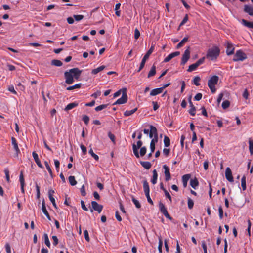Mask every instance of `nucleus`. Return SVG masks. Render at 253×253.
Returning a JSON list of instances; mask_svg holds the SVG:
<instances>
[{"label":"nucleus","mask_w":253,"mask_h":253,"mask_svg":"<svg viewBox=\"0 0 253 253\" xmlns=\"http://www.w3.org/2000/svg\"><path fill=\"white\" fill-rule=\"evenodd\" d=\"M220 50L218 47L213 46L209 48L207 52L206 58L212 61H215L219 55Z\"/></svg>","instance_id":"1"},{"label":"nucleus","mask_w":253,"mask_h":253,"mask_svg":"<svg viewBox=\"0 0 253 253\" xmlns=\"http://www.w3.org/2000/svg\"><path fill=\"white\" fill-rule=\"evenodd\" d=\"M218 80V76L214 75L211 77L208 81V85L212 93H215L216 90L215 85L217 84Z\"/></svg>","instance_id":"2"},{"label":"nucleus","mask_w":253,"mask_h":253,"mask_svg":"<svg viewBox=\"0 0 253 253\" xmlns=\"http://www.w3.org/2000/svg\"><path fill=\"white\" fill-rule=\"evenodd\" d=\"M247 58V56L245 53L241 50H237L234 55L233 60L235 62L242 61Z\"/></svg>","instance_id":"3"},{"label":"nucleus","mask_w":253,"mask_h":253,"mask_svg":"<svg viewBox=\"0 0 253 253\" xmlns=\"http://www.w3.org/2000/svg\"><path fill=\"white\" fill-rule=\"evenodd\" d=\"M205 57H203L200 59H199L195 63L192 64L190 65L188 69H187V71L191 72L195 71L198 66L202 64L205 61Z\"/></svg>","instance_id":"4"},{"label":"nucleus","mask_w":253,"mask_h":253,"mask_svg":"<svg viewBox=\"0 0 253 253\" xmlns=\"http://www.w3.org/2000/svg\"><path fill=\"white\" fill-rule=\"evenodd\" d=\"M127 100V96L126 92V89H123V93L122 97L120 98H119L114 104L113 105L116 104H123L126 102Z\"/></svg>","instance_id":"5"},{"label":"nucleus","mask_w":253,"mask_h":253,"mask_svg":"<svg viewBox=\"0 0 253 253\" xmlns=\"http://www.w3.org/2000/svg\"><path fill=\"white\" fill-rule=\"evenodd\" d=\"M92 208L90 209L91 212H93V210L97 211L98 213H100L103 209V206L99 204L96 201L91 202Z\"/></svg>","instance_id":"6"},{"label":"nucleus","mask_w":253,"mask_h":253,"mask_svg":"<svg viewBox=\"0 0 253 253\" xmlns=\"http://www.w3.org/2000/svg\"><path fill=\"white\" fill-rule=\"evenodd\" d=\"M159 207L161 212H162L167 218L169 220H172V218L168 213L167 210L165 207L164 204L162 202H160L159 204Z\"/></svg>","instance_id":"7"},{"label":"nucleus","mask_w":253,"mask_h":253,"mask_svg":"<svg viewBox=\"0 0 253 253\" xmlns=\"http://www.w3.org/2000/svg\"><path fill=\"white\" fill-rule=\"evenodd\" d=\"M142 145V142L141 140H139L137 142V145H135V144L132 145L133 152L137 158H139L138 149L141 147Z\"/></svg>","instance_id":"8"},{"label":"nucleus","mask_w":253,"mask_h":253,"mask_svg":"<svg viewBox=\"0 0 253 253\" xmlns=\"http://www.w3.org/2000/svg\"><path fill=\"white\" fill-rule=\"evenodd\" d=\"M225 46L226 48V52L227 55H231L234 53V47L233 45L229 41L225 42Z\"/></svg>","instance_id":"9"},{"label":"nucleus","mask_w":253,"mask_h":253,"mask_svg":"<svg viewBox=\"0 0 253 253\" xmlns=\"http://www.w3.org/2000/svg\"><path fill=\"white\" fill-rule=\"evenodd\" d=\"M190 48L188 47L184 51L181 59V65H184L189 60L190 58Z\"/></svg>","instance_id":"10"},{"label":"nucleus","mask_w":253,"mask_h":253,"mask_svg":"<svg viewBox=\"0 0 253 253\" xmlns=\"http://www.w3.org/2000/svg\"><path fill=\"white\" fill-rule=\"evenodd\" d=\"M73 77L76 80H78L82 73V71L77 68H72L69 70Z\"/></svg>","instance_id":"11"},{"label":"nucleus","mask_w":253,"mask_h":253,"mask_svg":"<svg viewBox=\"0 0 253 253\" xmlns=\"http://www.w3.org/2000/svg\"><path fill=\"white\" fill-rule=\"evenodd\" d=\"M64 76L65 78V83L66 84H70L73 83L74 77L69 71L65 72Z\"/></svg>","instance_id":"12"},{"label":"nucleus","mask_w":253,"mask_h":253,"mask_svg":"<svg viewBox=\"0 0 253 253\" xmlns=\"http://www.w3.org/2000/svg\"><path fill=\"white\" fill-rule=\"evenodd\" d=\"M163 168L164 169V174L165 176V180L169 181L171 179V175L169 171V169L167 165H164Z\"/></svg>","instance_id":"13"},{"label":"nucleus","mask_w":253,"mask_h":253,"mask_svg":"<svg viewBox=\"0 0 253 253\" xmlns=\"http://www.w3.org/2000/svg\"><path fill=\"white\" fill-rule=\"evenodd\" d=\"M225 177L228 181L232 182L234 181L233 177L232 176V172L230 168L227 167L225 170Z\"/></svg>","instance_id":"14"},{"label":"nucleus","mask_w":253,"mask_h":253,"mask_svg":"<svg viewBox=\"0 0 253 253\" xmlns=\"http://www.w3.org/2000/svg\"><path fill=\"white\" fill-rule=\"evenodd\" d=\"M150 132L148 133L150 138H152L158 134L157 130L155 126L153 125H150Z\"/></svg>","instance_id":"15"},{"label":"nucleus","mask_w":253,"mask_h":253,"mask_svg":"<svg viewBox=\"0 0 253 253\" xmlns=\"http://www.w3.org/2000/svg\"><path fill=\"white\" fill-rule=\"evenodd\" d=\"M11 143H12V145H13L14 149L15 151V154H16V156H17L18 155V154L20 153V151L18 147L16 139L13 137H12V138H11Z\"/></svg>","instance_id":"16"},{"label":"nucleus","mask_w":253,"mask_h":253,"mask_svg":"<svg viewBox=\"0 0 253 253\" xmlns=\"http://www.w3.org/2000/svg\"><path fill=\"white\" fill-rule=\"evenodd\" d=\"M153 50H154V47H153V46H151V48L148 50V51L147 52L146 54L143 57V58L141 61V63L145 65L146 60L149 58L150 55L153 52Z\"/></svg>","instance_id":"17"},{"label":"nucleus","mask_w":253,"mask_h":253,"mask_svg":"<svg viewBox=\"0 0 253 253\" xmlns=\"http://www.w3.org/2000/svg\"><path fill=\"white\" fill-rule=\"evenodd\" d=\"M179 55H180V52H179V51H176L174 52H172V53H170V54H169L167 57H166L164 59V62H168L171 59H172L173 58H174L177 56H178Z\"/></svg>","instance_id":"18"},{"label":"nucleus","mask_w":253,"mask_h":253,"mask_svg":"<svg viewBox=\"0 0 253 253\" xmlns=\"http://www.w3.org/2000/svg\"><path fill=\"white\" fill-rule=\"evenodd\" d=\"M191 177L190 174H186L182 176V182L184 188H186L187 185V183Z\"/></svg>","instance_id":"19"},{"label":"nucleus","mask_w":253,"mask_h":253,"mask_svg":"<svg viewBox=\"0 0 253 253\" xmlns=\"http://www.w3.org/2000/svg\"><path fill=\"white\" fill-rule=\"evenodd\" d=\"M32 156L38 166L41 168H42L43 166L39 159L38 155L35 152H33Z\"/></svg>","instance_id":"20"},{"label":"nucleus","mask_w":253,"mask_h":253,"mask_svg":"<svg viewBox=\"0 0 253 253\" xmlns=\"http://www.w3.org/2000/svg\"><path fill=\"white\" fill-rule=\"evenodd\" d=\"M42 212H43V213L45 215V216L47 217V218H48V219L49 220H51V218H50V216L46 210V207H45V203H44V201H43L42 202Z\"/></svg>","instance_id":"21"},{"label":"nucleus","mask_w":253,"mask_h":253,"mask_svg":"<svg viewBox=\"0 0 253 253\" xmlns=\"http://www.w3.org/2000/svg\"><path fill=\"white\" fill-rule=\"evenodd\" d=\"M190 184L193 188L196 189L199 185V182L196 178H194L190 180Z\"/></svg>","instance_id":"22"},{"label":"nucleus","mask_w":253,"mask_h":253,"mask_svg":"<svg viewBox=\"0 0 253 253\" xmlns=\"http://www.w3.org/2000/svg\"><path fill=\"white\" fill-rule=\"evenodd\" d=\"M241 23L245 26L253 29V22H248L245 19H242Z\"/></svg>","instance_id":"23"},{"label":"nucleus","mask_w":253,"mask_h":253,"mask_svg":"<svg viewBox=\"0 0 253 253\" xmlns=\"http://www.w3.org/2000/svg\"><path fill=\"white\" fill-rule=\"evenodd\" d=\"M158 173L156 169H154L153 171V176L151 180V182L153 184H156L158 178Z\"/></svg>","instance_id":"24"},{"label":"nucleus","mask_w":253,"mask_h":253,"mask_svg":"<svg viewBox=\"0 0 253 253\" xmlns=\"http://www.w3.org/2000/svg\"><path fill=\"white\" fill-rule=\"evenodd\" d=\"M244 10L251 16L253 15V8L248 5H245L244 6Z\"/></svg>","instance_id":"25"},{"label":"nucleus","mask_w":253,"mask_h":253,"mask_svg":"<svg viewBox=\"0 0 253 253\" xmlns=\"http://www.w3.org/2000/svg\"><path fill=\"white\" fill-rule=\"evenodd\" d=\"M143 186L145 194L150 193V188L148 182L146 180L143 181Z\"/></svg>","instance_id":"26"},{"label":"nucleus","mask_w":253,"mask_h":253,"mask_svg":"<svg viewBox=\"0 0 253 253\" xmlns=\"http://www.w3.org/2000/svg\"><path fill=\"white\" fill-rule=\"evenodd\" d=\"M163 92L162 90V89L160 88H155L154 89H152L150 92V95L151 96H156L157 95H158L160 93H161Z\"/></svg>","instance_id":"27"},{"label":"nucleus","mask_w":253,"mask_h":253,"mask_svg":"<svg viewBox=\"0 0 253 253\" xmlns=\"http://www.w3.org/2000/svg\"><path fill=\"white\" fill-rule=\"evenodd\" d=\"M140 164L146 169H149L152 166V164L150 162L147 161H140Z\"/></svg>","instance_id":"28"},{"label":"nucleus","mask_w":253,"mask_h":253,"mask_svg":"<svg viewBox=\"0 0 253 253\" xmlns=\"http://www.w3.org/2000/svg\"><path fill=\"white\" fill-rule=\"evenodd\" d=\"M105 66L102 65L98 67V68L96 69H94L91 71V74L93 75H96L99 72L102 71L105 68Z\"/></svg>","instance_id":"29"},{"label":"nucleus","mask_w":253,"mask_h":253,"mask_svg":"<svg viewBox=\"0 0 253 253\" xmlns=\"http://www.w3.org/2000/svg\"><path fill=\"white\" fill-rule=\"evenodd\" d=\"M189 37H184L180 42L177 45L176 48L177 49L180 48L182 46H183V45L188 42Z\"/></svg>","instance_id":"30"},{"label":"nucleus","mask_w":253,"mask_h":253,"mask_svg":"<svg viewBox=\"0 0 253 253\" xmlns=\"http://www.w3.org/2000/svg\"><path fill=\"white\" fill-rule=\"evenodd\" d=\"M78 105V103H76L75 102L70 103L66 106V107L65 108V110H66V111L70 110L76 107Z\"/></svg>","instance_id":"31"},{"label":"nucleus","mask_w":253,"mask_h":253,"mask_svg":"<svg viewBox=\"0 0 253 253\" xmlns=\"http://www.w3.org/2000/svg\"><path fill=\"white\" fill-rule=\"evenodd\" d=\"M137 108L136 107L134 109L131 110H126L124 112V115L126 117L129 116L133 114V113H134L137 111Z\"/></svg>","instance_id":"32"},{"label":"nucleus","mask_w":253,"mask_h":253,"mask_svg":"<svg viewBox=\"0 0 253 253\" xmlns=\"http://www.w3.org/2000/svg\"><path fill=\"white\" fill-rule=\"evenodd\" d=\"M156 74V67L153 65L148 74V78H150Z\"/></svg>","instance_id":"33"},{"label":"nucleus","mask_w":253,"mask_h":253,"mask_svg":"<svg viewBox=\"0 0 253 253\" xmlns=\"http://www.w3.org/2000/svg\"><path fill=\"white\" fill-rule=\"evenodd\" d=\"M69 182L72 186H75L77 184V181L74 176H70L68 178Z\"/></svg>","instance_id":"34"},{"label":"nucleus","mask_w":253,"mask_h":253,"mask_svg":"<svg viewBox=\"0 0 253 253\" xmlns=\"http://www.w3.org/2000/svg\"><path fill=\"white\" fill-rule=\"evenodd\" d=\"M51 64L55 66L60 67L62 65V62L60 60L54 59L52 60Z\"/></svg>","instance_id":"35"},{"label":"nucleus","mask_w":253,"mask_h":253,"mask_svg":"<svg viewBox=\"0 0 253 253\" xmlns=\"http://www.w3.org/2000/svg\"><path fill=\"white\" fill-rule=\"evenodd\" d=\"M82 85L81 83H79L75 84L74 85L69 86L67 88V90H72L76 88H80Z\"/></svg>","instance_id":"36"},{"label":"nucleus","mask_w":253,"mask_h":253,"mask_svg":"<svg viewBox=\"0 0 253 253\" xmlns=\"http://www.w3.org/2000/svg\"><path fill=\"white\" fill-rule=\"evenodd\" d=\"M241 186L243 190L246 189V176L244 175L241 178Z\"/></svg>","instance_id":"37"},{"label":"nucleus","mask_w":253,"mask_h":253,"mask_svg":"<svg viewBox=\"0 0 253 253\" xmlns=\"http://www.w3.org/2000/svg\"><path fill=\"white\" fill-rule=\"evenodd\" d=\"M164 143L165 147H167L170 145V139L168 136H164Z\"/></svg>","instance_id":"38"},{"label":"nucleus","mask_w":253,"mask_h":253,"mask_svg":"<svg viewBox=\"0 0 253 253\" xmlns=\"http://www.w3.org/2000/svg\"><path fill=\"white\" fill-rule=\"evenodd\" d=\"M146 151H147V148L146 147L144 146V147H141L140 148V153H139V157L140 156H143L145 155V154L146 153Z\"/></svg>","instance_id":"39"},{"label":"nucleus","mask_w":253,"mask_h":253,"mask_svg":"<svg viewBox=\"0 0 253 253\" xmlns=\"http://www.w3.org/2000/svg\"><path fill=\"white\" fill-rule=\"evenodd\" d=\"M88 153L89 154H90L91 155V156L94 158V159L96 160V161H98V159H99V157L98 156V155H97L96 154H95L94 152H93V151L92 150V148H90V150H89L88 151Z\"/></svg>","instance_id":"40"},{"label":"nucleus","mask_w":253,"mask_h":253,"mask_svg":"<svg viewBox=\"0 0 253 253\" xmlns=\"http://www.w3.org/2000/svg\"><path fill=\"white\" fill-rule=\"evenodd\" d=\"M44 243H45V245L47 247H50V241H49V240L48 239V235L47 234H44Z\"/></svg>","instance_id":"41"},{"label":"nucleus","mask_w":253,"mask_h":253,"mask_svg":"<svg viewBox=\"0 0 253 253\" xmlns=\"http://www.w3.org/2000/svg\"><path fill=\"white\" fill-rule=\"evenodd\" d=\"M200 78L199 76H196L194 78L193 80V83L195 85L199 86L200 85Z\"/></svg>","instance_id":"42"},{"label":"nucleus","mask_w":253,"mask_h":253,"mask_svg":"<svg viewBox=\"0 0 253 253\" xmlns=\"http://www.w3.org/2000/svg\"><path fill=\"white\" fill-rule=\"evenodd\" d=\"M132 201L137 208H140L141 207V204L139 201L136 200L133 196L132 197Z\"/></svg>","instance_id":"43"},{"label":"nucleus","mask_w":253,"mask_h":253,"mask_svg":"<svg viewBox=\"0 0 253 253\" xmlns=\"http://www.w3.org/2000/svg\"><path fill=\"white\" fill-rule=\"evenodd\" d=\"M249 151L251 155L253 154V140L252 139H249Z\"/></svg>","instance_id":"44"},{"label":"nucleus","mask_w":253,"mask_h":253,"mask_svg":"<svg viewBox=\"0 0 253 253\" xmlns=\"http://www.w3.org/2000/svg\"><path fill=\"white\" fill-rule=\"evenodd\" d=\"M19 181L20 183V185H25V181L24 178V176L23 174V172L21 171L19 175Z\"/></svg>","instance_id":"45"},{"label":"nucleus","mask_w":253,"mask_h":253,"mask_svg":"<svg viewBox=\"0 0 253 253\" xmlns=\"http://www.w3.org/2000/svg\"><path fill=\"white\" fill-rule=\"evenodd\" d=\"M230 106V102L228 100L224 101L222 103V107L223 109H225L228 108Z\"/></svg>","instance_id":"46"},{"label":"nucleus","mask_w":253,"mask_h":253,"mask_svg":"<svg viewBox=\"0 0 253 253\" xmlns=\"http://www.w3.org/2000/svg\"><path fill=\"white\" fill-rule=\"evenodd\" d=\"M107 105L106 104L100 105L95 107V110L96 111H101V110L106 108L107 107Z\"/></svg>","instance_id":"47"},{"label":"nucleus","mask_w":253,"mask_h":253,"mask_svg":"<svg viewBox=\"0 0 253 253\" xmlns=\"http://www.w3.org/2000/svg\"><path fill=\"white\" fill-rule=\"evenodd\" d=\"M73 17L76 21H80L84 18V16L82 15H74Z\"/></svg>","instance_id":"48"},{"label":"nucleus","mask_w":253,"mask_h":253,"mask_svg":"<svg viewBox=\"0 0 253 253\" xmlns=\"http://www.w3.org/2000/svg\"><path fill=\"white\" fill-rule=\"evenodd\" d=\"M6 180L8 182H10V176H9V171L7 169H5L4 170Z\"/></svg>","instance_id":"49"},{"label":"nucleus","mask_w":253,"mask_h":253,"mask_svg":"<svg viewBox=\"0 0 253 253\" xmlns=\"http://www.w3.org/2000/svg\"><path fill=\"white\" fill-rule=\"evenodd\" d=\"M219 216L220 219H222L223 217V211L222 208L221 206L218 208Z\"/></svg>","instance_id":"50"},{"label":"nucleus","mask_w":253,"mask_h":253,"mask_svg":"<svg viewBox=\"0 0 253 253\" xmlns=\"http://www.w3.org/2000/svg\"><path fill=\"white\" fill-rule=\"evenodd\" d=\"M202 247L204 250V253H207V247L206 242L203 240L202 241Z\"/></svg>","instance_id":"51"},{"label":"nucleus","mask_w":253,"mask_h":253,"mask_svg":"<svg viewBox=\"0 0 253 253\" xmlns=\"http://www.w3.org/2000/svg\"><path fill=\"white\" fill-rule=\"evenodd\" d=\"M194 205L193 201L191 198L188 199V207L189 209H191L193 208Z\"/></svg>","instance_id":"52"},{"label":"nucleus","mask_w":253,"mask_h":253,"mask_svg":"<svg viewBox=\"0 0 253 253\" xmlns=\"http://www.w3.org/2000/svg\"><path fill=\"white\" fill-rule=\"evenodd\" d=\"M44 164H45V166L46 167V169H47L48 171L49 172V173H50V174L51 175H52V170L50 167V166L48 164V162L47 161H45L44 162Z\"/></svg>","instance_id":"53"},{"label":"nucleus","mask_w":253,"mask_h":253,"mask_svg":"<svg viewBox=\"0 0 253 253\" xmlns=\"http://www.w3.org/2000/svg\"><path fill=\"white\" fill-rule=\"evenodd\" d=\"M82 120L86 125H87L89 121V118L87 115H84Z\"/></svg>","instance_id":"54"},{"label":"nucleus","mask_w":253,"mask_h":253,"mask_svg":"<svg viewBox=\"0 0 253 253\" xmlns=\"http://www.w3.org/2000/svg\"><path fill=\"white\" fill-rule=\"evenodd\" d=\"M251 222L250 220H248V228H247V232L249 236H251Z\"/></svg>","instance_id":"55"},{"label":"nucleus","mask_w":253,"mask_h":253,"mask_svg":"<svg viewBox=\"0 0 253 253\" xmlns=\"http://www.w3.org/2000/svg\"><path fill=\"white\" fill-rule=\"evenodd\" d=\"M140 36L139 31L136 28L134 31V38L136 40L138 39Z\"/></svg>","instance_id":"56"},{"label":"nucleus","mask_w":253,"mask_h":253,"mask_svg":"<svg viewBox=\"0 0 253 253\" xmlns=\"http://www.w3.org/2000/svg\"><path fill=\"white\" fill-rule=\"evenodd\" d=\"M108 137L111 140V141L115 143V137L114 134H113L111 132H109L108 133Z\"/></svg>","instance_id":"57"},{"label":"nucleus","mask_w":253,"mask_h":253,"mask_svg":"<svg viewBox=\"0 0 253 253\" xmlns=\"http://www.w3.org/2000/svg\"><path fill=\"white\" fill-rule=\"evenodd\" d=\"M53 240V244L54 246H56L58 243V239L56 236H53L52 237Z\"/></svg>","instance_id":"58"},{"label":"nucleus","mask_w":253,"mask_h":253,"mask_svg":"<svg viewBox=\"0 0 253 253\" xmlns=\"http://www.w3.org/2000/svg\"><path fill=\"white\" fill-rule=\"evenodd\" d=\"M189 114L194 116L196 114V108L195 107L191 108L190 110H189Z\"/></svg>","instance_id":"59"},{"label":"nucleus","mask_w":253,"mask_h":253,"mask_svg":"<svg viewBox=\"0 0 253 253\" xmlns=\"http://www.w3.org/2000/svg\"><path fill=\"white\" fill-rule=\"evenodd\" d=\"M5 247L7 253H11V247L9 243H6Z\"/></svg>","instance_id":"60"},{"label":"nucleus","mask_w":253,"mask_h":253,"mask_svg":"<svg viewBox=\"0 0 253 253\" xmlns=\"http://www.w3.org/2000/svg\"><path fill=\"white\" fill-rule=\"evenodd\" d=\"M202 97V94L200 93H197L194 97V99L196 101H199Z\"/></svg>","instance_id":"61"},{"label":"nucleus","mask_w":253,"mask_h":253,"mask_svg":"<svg viewBox=\"0 0 253 253\" xmlns=\"http://www.w3.org/2000/svg\"><path fill=\"white\" fill-rule=\"evenodd\" d=\"M8 90L11 93L14 94H17V92L15 90L14 87L13 85L9 86L8 88Z\"/></svg>","instance_id":"62"},{"label":"nucleus","mask_w":253,"mask_h":253,"mask_svg":"<svg viewBox=\"0 0 253 253\" xmlns=\"http://www.w3.org/2000/svg\"><path fill=\"white\" fill-rule=\"evenodd\" d=\"M80 191H81V195L83 196H85L86 195V192H85V187L83 185H82V186L81 187V189H80Z\"/></svg>","instance_id":"63"},{"label":"nucleus","mask_w":253,"mask_h":253,"mask_svg":"<svg viewBox=\"0 0 253 253\" xmlns=\"http://www.w3.org/2000/svg\"><path fill=\"white\" fill-rule=\"evenodd\" d=\"M158 134L156 136H155L154 138L151 140V143L152 144H155L158 142Z\"/></svg>","instance_id":"64"}]
</instances>
